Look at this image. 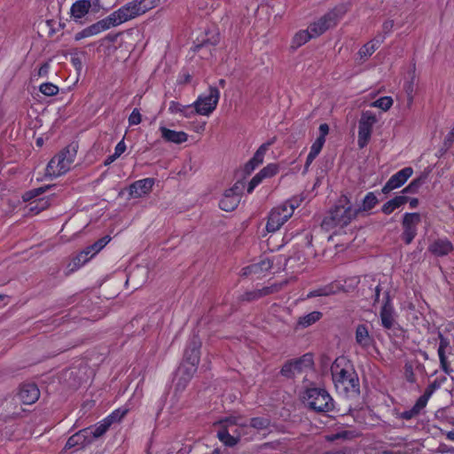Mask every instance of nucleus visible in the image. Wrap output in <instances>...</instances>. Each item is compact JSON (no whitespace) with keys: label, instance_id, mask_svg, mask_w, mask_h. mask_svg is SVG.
<instances>
[{"label":"nucleus","instance_id":"f257e3e1","mask_svg":"<svg viewBox=\"0 0 454 454\" xmlns=\"http://www.w3.org/2000/svg\"><path fill=\"white\" fill-rule=\"evenodd\" d=\"M214 426L216 427V437L227 447H234L242 439L249 441L246 417L240 414H231L216 421Z\"/></svg>","mask_w":454,"mask_h":454},{"label":"nucleus","instance_id":"f03ea898","mask_svg":"<svg viewBox=\"0 0 454 454\" xmlns=\"http://www.w3.org/2000/svg\"><path fill=\"white\" fill-rule=\"evenodd\" d=\"M336 389L343 394L357 393L359 379L351 362L345 356L337 357L331 366Z\"/></svg>","mask_w":454,"mask_h":454},{"label":"nucleus","instance_id":"7ed1b4c3","mask_svg":"<svg viewBox=\"0 0 454 454\" xmlns=\"http://www.w3.org/2000/svg\"><path fill=\"white\" fill-rule=\"evenodd\" d=\"M302 400L309 409L317 412H329L334 408L333 399L324 388H308L303 393Z\"/></svg>","mask_w":454,"mask_h":454},{"label":"nucleus","instance_id":"20e7f679","mask_svg":"<svg viewBox=\"0 0 454 454\" xmlns=\"http://www.w3.org/2000/svg\"><path fill=\"white\" fill-rule=\"evenodd\" d=\"M76 153L75 145L67 146L50 160L46 168V174L57 177L67 173L74 161Z\"/></svg>","mask_w":454,"mask_h":454},{"label":"nucleus","instance_id":"39448f33","mask_svg":"<svg viewBox=\"0 0 454 454\" xmlns=\"http://www.w3.org/2000/svg\"><path fill=\"white\" fill-rule=\"evenodd\" d=\"M356 215V211L350 206H336L322 222V227L326 231L347 226Z\"/></svg>","mask_w":454,"mask_h":454},{"label":"nucleus","instance_id":"423d86ee","mask_svg":"<svg viewBox=\"0 0 454 454\" xmlns=\"http://www.w3.org/2000/svg\"><path fill=\"white\" fill-rule=\"evenodd\" d=\"M347 9L344 5L334 7L329 11L317 21L309 25V29L312 31V35L317 37L327 31L329 28L336 26L338 21L344 16Z\"/></svg>","mask_w":454,"mask_h":454},{"label":"nucleus","instance_id":"0eeeda50","mask_svg":"<svg viewBox=\"0 0 454 454\" xmlns=\"http://www.w3.org/2000/svg\"><path fill=\"white\" fill-rule=\"evenodd\" d=\"M219 98V90L210 86L208 91L200 95L192 106H194L196 114L208 116L216 108Z\"/></svg>","mask_w":454,"mask_h":454},{"label":"nucleus","instance_id":"6e6552de","mask_svg":"<svg viewBox=\"0 0 454 454\" xmlns=\"http://www.w3.org/2000/svg\"><path fill=\"white\" fill-rule=\"evenodd\" d=\"M378 122L376 114L372 111H363L358 121L357 145L364 148L369 143L373 126Z\"/></svg>","mask_w":454,"mask_h":454},{"label":"nucleus","instance_id":"1a4fd4ad","mask_svg":"<svg viewBox=\"0 0 454 454\" xmlns=\"http://www.w3.org/2000/svg\"><path fill=\"white\" fill-rule=\"evenodd\" d=\"M129 411V409L127 406L118 408L97 425L92 427H89L90 438L92 440L102 436L114 423L120 422L127 415Z\"/></svg>","mask_w":454,"mask_h":454},{"label":"nucleus","instance_id":"9d476101","mask_svg":"<svg viewBox=\"0 0 454 454\" xmlns=\"http://www.w3.org/2000/svg\"><path fill=\"white\" fill-rule=\"evenodd\" d=\"M244 187V182L239 181L231 189L225 191L223 197L219 202L220 208L226 212L234 210L240 202Z\"/></svg>","mask_w":454,"mask_h":454},{"label":"nucleus","instance_id":"9b49d317","mask_svg":"<svg viewBox=\"0 0 454 454\" xmlns=\"http://www.w3.org/2000/svg\"><path fill=\"white\" fill-rule=\"evenodd\" d=\"M115 27L141 16L136 0H132L109 14Z\"/></svg>","mask_w":454,"mask_h":454},{"label":"nucleus","instance_id":"f8f14e48","mask_svg":"<svg viewBox=\"0 0 454 454\" xmlns=\"http://www.w3.org/2000/svg\"><path fill=\"white\" fill-rule=\"evenodd\" d=\"M291 216V209L284 207L282 204L273 207L268 215L266 231L268 232L278 231Z\"/></svg>","mask_w":454,"mask_h":454},{"label":"nucleus","instance_id":"ddd939ff","mask_svg":"<svg viewBox=\"0 0 454 454\" xmlns=\"http://www.w3.org/2000/svg\"><path fill=\"white\" fill-rule=\"evenodd\" d=\"M421 222V216L419 213H405L403 217L402 239L405 244H411L417 235L418 225Z\"/></svg>","mask_w":454,"mask_h":454},{"label":"nucleus","instance_id":"4468645a","mask_svg":"<svg viewBox=\"0 0 454 454\" xmlns=\"http://www.w3.org/2000/svg\"><path fill=\"white\" fill-rule=\"evenodd\" d=\"M313 365L312 356L309 354L304 355L300 359L288 362L281 369V373L285 377L292 378L303 372L306 369H310Z\"/></svg>","mask_w":454,"mask_h":454},{"label":"nucleus","instance_id":"2eb2a0df","mask_svg":"<svg viewBox=\"0 0 454 454\" xmlns=\"http://www.w3.org/2000/svg\"><path fill=\"white\" fill-rule=\"evenodd\" d=\"M114 22L108 15L107 17L97 21L96 23L83 28L82 31L74 35V39L80 41L83 38L97 35L104 31L114 27Z\"/></svg>","mask_w":454,"mask_h":454},{"label":"nucleus","instance_id":"dca6fc26","mask_svg":"<svg viewBox=\"0 0 454 454\" xmlns=\"http://www.w3.org/2000/svg\"><path fill=\"white\" fill-rule=\"evenodd\" d=\"M101 8L99 0H79L73 4L71 15L75 20L84 17L90 10L97 12Z\"/></svg>","mask_w":454,"mask_h":454},{"label":"nucleus","instance_id":"f3484780","mask_svg":"<svg viewBox=\"0 0 454 454\" xmlns=\"http://www.w3.org/2000/svg\"><path fill=\"white\" fill-rule=\"evenodd\" d=\"M412 173L413 169L410 167L404 168L396 172L385 184L382 188V192L388 193L389 192L401 187L408 180V178L411 176Z\"/></svg>","mask_w":454,"mask_h":454},{"label":"nucleus","instance_id":"a211bd4d","mask_svg":"<svg viewBox=\"0 0 454 454\" xmlns=\"http://www.w3.org/2000/svg\"><path fill=\"white\" fill-rule=\"evenodd\" d=\"M270 420L265 417H255L250 419L246 418V426L249 441L254 440L255 436L269 429Z\"/></svg>","mask_w":454,"mask_h":454},{"label":"nucleus","instance_id":"6ab92c4d","mask_svg":"<svg viewBox=\"0 0 454 454\" xmlns=\"http://www.w3.org/2000/svg\"><path fill=\"white\" fill-rule=\"evenodd\" d=\"M198 365L188 364L184 362L182 365L177 370V381H176V388L179 390L184 389L187 383L192 380L193 375L197 372Z\"/></svg>","mask_w":454,"mask_h":454},{"label":"nucleus","instance_id":"aec40b11","mask_svg":"<svg viewBox=\"0 0 454 454\" xmlns=\"http://www.w3.org/2000/svg\"><path fill=\"white\" fill-rule=\"evenodd\" d=\"M201 340L196 335L190 340L188 347L184 351V362L188 364H199L200 357Z\"/></svg>","mask_w":454,"mask_h":454},{"label":"nucleus","instance_id":"412c9836","mask_svg":"<svg viewBox=\"0 0 454 454\" xmlns=\"http://www.w3.org/2000/svg\"><path fill=\"white\" fill-rule=\"evenodd\" d=\"M153 184L154 182L153 179L152 178H144L134 182L129 187V192L130 197L141 198L150 193V192L153 189Z\"/></svg>","mask_w":454,"mask_h":454},{"label":"nucleus","instance_id":"4be33fe9","mask_svg":"<svg viewBox=\"0 0 454 454\" xmlns=\"http://www.w3.org/2000/svg\"><path fill=\"white\" fill-rule=\"evenodd\" d=\"M18 395L23 403L32 404L38 400L40 391L35 384L27 383L20 387Z\"/></svg>","mask_w":454,"mask_h":454},{"label":"nucleus","instance_id":"5701e85b","mask_svg":"<svg viewBox=\"0 0 454 454\" xmlns=\"http://www.w3.org/2000/svg\"><path fill=\"white\" fill-rule=\"evenodd\" d=\"M453 250L452 243L447 239H437L428 247V251L436 256H444Z\"/></svg>","mask_w":454,"mask_h":454},{"label":"nucleus","instance_id":"b1692460","mask_svg":"<svg viewBox=\"0 0 454 454\" xmlns=\"http://www.w3.org/2000/svg\"><path fill=\"white\" fill-rule=\"evenodd\" d=\"M439 347H438V356L440 360V364L442 370L450 374L452 370L450 368L449 363L447 361V357L445 356L446 348L450 346V340L444 337L441 333H439Z\"/></svg>","mask_w":454,"mask_h":454},{"label":"nucleus","instance_id":"393cba45","mask_svg":"<svg viewBox=\"0 0 454 454\" xmlns=\"http://www.w3.org/2000/svg\"><path fill=\"white\" fill-rule=\"evenodd\" d=\"M161 137L167 142L182 144L187 141L188 135L184 131H176L166 127H160Z\"/></svg>","mask_w":454,"mask_h":454},{"label":"nucleus","instance_id":"a878e982","mask_svg":"<svg viewBox=\"0 0 454 454\" xmlns=\"http://www.w3.org/2000/svg\"><path fill=\"white\" fill-rule=\"evenodd\" d=\"M384 37L375 38L365 44H364L358 51V59L361 62L365 61L371 57L375 51L379 48L380 44L383 42Z\"/></svg>","mask_w":454,"mask_h":454},{"label":"nucleus","instance_id":"bb28decb","mask_svg":"<svg viewBox=\"0 0 454 454\" xmlns=\"http://www.w3.org/2000/svg\"><path fill=\"white\" fill-rule=\"evenodd\" d=\"M278 290H279V287L276 285H273L270 286H265L261 289L246 292L241 296V300L247 301L257 300L261 297H263V296L269 295L270 294H273L275 292H278Z\"/></svg>","mask_w":454,"mask_h":454},{"label":"nucleus","instance_id":"cd10ccee","mask_svg":"<svg viewBox=\"0 0 454 454\" xmlns=\"http://www.w3.org/2000/svg\"><path fill=\"white\" fill-rule=\"evenodd\" d=\"M356 341L363 348H368L373 344V338L370 335L365 325H357L356 329Z\"/></svg>","mask_w":454,"mask_h":454},{"label":"nucleus","instance_id":"c85d7f7f","mask_svg":"<svg viewBox=\"0 0 454 454\" xmlns=\"http://www.w3.org/2000/svg\"><path fill=\"white\" fill-rule=\"evenodd\" d=\"M90 430L89 429H82L79 431L78 433L73 434L69 439L67 440L66 443L67 449H71L74 446H83L89 442H91V438L89 436Z\"/></svg>","mask_w":454,"mask_h":454},{"label":"nucleus","instance_id":"c756f323","mask_svg":"<svg viewBox=\"0 0 454 454\" xmlns=\"http://www.w3.org/2000/svg\"><path fill=\"white\" fill-rule=\"evenodd\" d=\"M380 320L381 325L387 329H390L394 325V309L388 301H386L380 310Z\"/></svg>","mask_w":454,"mask_h":454},{"label":"nucleus","instance_id":"7c9ffc66","mask_svg":"<svg viewBox=\"0 0 454 454\" xmlns=\"http://www.w3.org/2000/svg\"><path fill=\"white\" fill-rule=\"evenodd\" d=\"M312 31L309 27L306 30L298 31L293 37L291 47L293 49H298L299 47L305 44L309 39L314 38Z\"/></svg>","mask_w":454,"mask_h":454},{"label":"nucleus","instance_id":"2f4dec72","mask_svg":"<svg viewBox=\"0 0 454 454\" xmlns=\"http://www.w3.org/2000/svg\"><path fill=\"white\" fill-rule=\"evenodd\" d=\"M340 289V288L339 286L331 284L309 292L308 294V297L311 298L317 296H329L337 294Z\"/></svg>","mask_w":454,"mask_h":454},{"label":"nucleus","instance_id":"473e14b6","mask_svg":"<svg viewBox=\"0 0 454 454\" xmlns=\"http://www.w3.org/2000/svg\"><path fill=\"white\" fill-rule=\"evenodd\" d=\"M426 406L427 405L424 404V401H420L419 399H418L415 404L411 409L401 412L399 414V418L410 420L417 417Z\"/></svg>","mask_w":454,"mask_h":454},{"label":"nucleus","instance_id":"72a5a7b5","mask_svg":"<svg viewBox=\"0 0 454 454\" xmlns=\"http://www.w3.org/2000/svg\"><path fill=\"white\" fill-rule=\"evenodd\" d=\"M275 137H273L271 140L262 144L257 151L254 153L252 160V163L254 162L255 165H260L263 162L264 155L268 152L270 146L274 144Z\"/></svg>","mask_w":454,"mask_h":454},{"label":"nucleus","instance_id":"f704fd0d","mask_svg":"<svg viewBox=\"0 0 454 454\" xmlns=\"http://www.w3.org/2000/svg\"><path fill=\"white\" fill-rule=\"evenodd\" d=\"M322 317V313L319 311H312L303 317H301L298 320V325L306 328L309 325L317 322Z\"/></svg>","mask_w":454,"mask_h":454},{"label":"nucleus","instance_id":"c9c22d12","mask_svg":"<svg viewBox=\"0 0 454 454\" xmlns=\"http://www.w3.org/2000/svg\"><path fill=\"white\" fill-rule=\"evenodd\" d=\"M50 206L49 198H41L29 204V211L34 215H37L41 211L46 209Z\"/></svg>","mask_w":454,"mask_h":454},{"label":"nucleus","instance_id":"e433bc0d","mask_svg":"<svg viewBox=\"0 0 454 454\" xmlns=\"http://www.w3.org/2000/svg\"><path fill=\"white\" fill-rule=\"evenodd\" d=\"M90 259V256L86 254V253H83V251L80 252L69 263L68 268L69 271H74L75 270H78L82 265H84Z\"/></svg>","mask_w":454,"mask_h":454},{"label":"nucleus","instance_id":"4c0bfd02","mask_svg":"<svg viewBox=\"0 0 454 454\" xmlns=\"http://www.w3.org/2000/svg\"><path fill=\"white\" fill-rule=\"evenodd\" d=\"M378 203V199L373 192H368L363 200L362 206L359 210L369 211Z\"/></svg>","mask_w":454,"mask_h":454},{"label":"nucleus","instance_id":"58836bf2","mask_svg":"<svg viewBox=\"0 0 454 454\" xmlns=\"http://www.w3.org/2000/svg\"><path fill=\"white\" fill-rule=\"evenodd\" d=\"M141 14H145L146 12L156 7L160 0H136Z\"/></svg>","mask_w":454,"mask_h":454},{"label":"nucleus","instance_id":"ea45409f","mask_svg":"<svg viewBox=\"0 0 454 454\" xmlns=\"http://www.w3.org/2000/svg\"><path fill=\"white\" fill-rule=\"evenodd\" d=\"M393 105L391 97H381L371 104V106L380 108L383 111H387Z\"/></svg>","mask_w":454,"mask_h":454},{"label":"nucleus","instance_id":"a19ab883","mask_svg":"<svg viewBox=\"0 0 454 454\" xmlns=\"http://www.w3.org/2000/svg\"><path fill=\"white\" fill-rule=\"evenodd\" d=\"M304 198L302 195L294 196L292 199L286 200L282 205L286 208L291 209V215H293L294 211L297 208L301 203L303 201Z\"/></svg>","mask_w":454,"mask_h":454},{"label":"nucleus","instance_id":"79ce46f5","mask_svg":"<svg viewBox=\"0 0 454 454\" xmlns=\"http://www.w3.org/2000/svg\"><path fill=\"white\" fill-rule=\"evenodd\" d=\"M39 90L43 95L51 97L58 94L59 87L51 82H45L40 85Z\"/></svg>","mask_w":454,"mask_h":454},{"label":"nucleus","instance_id":"37998d69","mask_svg":"<svg viewBox=\"0 0 454 454\" xmlns=\"http://www.w3.org/2000/svg\"><path fill=\"white\" fill-rule=\"evenodd\" d=\"M278 172V166L275 163H270L260 170V174L262 175L263 179L272 177L275 175H277Z\"/></svg>","mask_w":454,"mask_h":454},{"label":"nucleus","instance_id":"c03bdc74","mask_svg":"<svg viewBox=\"0 0 454 454\" xmlns=\"http://www.w3.org/2000/svg\"><path fill=\"white\" fill-rule=\"evenodd\" d=\"M439 387V384L436 381L431 383L425 390L424 394L419 398L420 401H424V404L427 405L429 398L433 393Z\"/></svg>","mask_w":454,"mask_h":454},{"label":"nucleus","instance_id":"a18cd8bd","mask_svg":"<svg viewBox=\"0 0 454 454\" xmlns=\"http://www.w3.org/2000/svg\"><path fill=\"white\" fill-rule=\"evenodd\" d=\"M424 183V177H419L417 179H414L410 183L408 186H406L403 190V193H414L418 191V189L420 187V185Z\"/></svg>","mask_w":454,"mask_h":454},{"label":"nucleus","instance_id":"49530a36","mask_svg":"<svg viewBox=\"0 0 454 454\" xmlns=\"http://www.w3.org/2000/svg\"><path fill=\"white\" fill-rule=\"evenodd\" d=\"M253 266L256 267V274H262L268 271L272 267V263L269 259H263L257 263H254Z\"/></svg>","mask_w":454,"mask_h":454},{"label":"nucleus","instance_id":"de8ad7c7","mask_svg":"<svg viewBox=\"0 0 454 454\" xmlns=\"http://www.w3.org/2000/svg\"><path fill=\"white\" fill-rule=\"evenodd\" d=\"M47 189H49V186H44V187H39V188H36V189H33L25 193L24 195V200H29L33 198H35L41 194H43Z\"/></svg>","mask_w":454,"mask_h":454},{"label":"nucleus","instance_id":"09e8293b","mask_svg":"<svg viewBox=\"0 0 454 454\" xmlns=\"http://www.w3.org/2000/svg\"><path fill=\"white\" fill-rule=\"evenodd\" d=\"M109 241L110 238L106 236L92 244L91 249H93V254H97Z\"/></svg>","mask_w":454,"mask_h":454},{"label":"nucleus","instance_id":"8fccbe9b","mask_svg":"<svg viewBox=\"0 0 454 454\" xmlns=\"http://www.w3.org/2000/svg\"><path fill=\"white\" fill-rule=\"evenodd\" d=\"M109 241L110 238L106 236L92 244L91 249H93V254H97Z\"/></svg>","mask_w":454,"mask_h":454},{"label":"nucleus","instance_id":"3c124183","mask_svg":"<svg viewBox=\"0 0 454 454\" xmlns=\"http://www.w3.org/2000/svg\"><path fill=\"white\" fill-rule=\"evenodd\" d=\"M325 142V139H323V137H317L316 141L312 144L309 153L316 154L317 156L321 152Z\"/></svg>","mask_w":454,"mask_h":454},{"label":"nucleus","instance_id":"603ef678","mask_svg":"<svg viewBox=\"0 0 454 454\" xmlns=\"http://www.w3.org/2000/svg\"><path fill=\"white\" fill-rule=\"evenodd\" d=\"M190 107H191V106H182L178 102L171 101L169 103L168 110L172 114H176V113L182 114L184 111L188 110Z\"/></svg>","mask_w":454,"mask_h":454},{"label":"nucleus","instance_id":"864d4df0","mask_svg":"<svg viewBox=\"0 0 454 454\" xmlns=\"http://www.w3.org/2000/svg\"><path fill=\"white\" fill-rule=\"evenodd\" d=\"M262 180L263 177L262 176L260 172L257 173L249 182L247 186V192L251 193L254 190V188L262 182Z\"/></svg>","mask_w":454,"mask_h":454},{"label":"nucleus","instance_id":"5fc2aeb1","mask_svg":"<svg viewBox=\"0 0 454 454\" xmlns=\"http://www.w3.org/2000/svg\"><path fill=\"white\" fill-rule=\"evenodd\" d=\"M141 121H142L141 114L138 111V109L135 108L129 117V124L130 126L137 125L141 122Z\"/></svg>","mask_w":454,"mask_h":454},{"label":"nucleus","instance_id":"6e6d98bb","mask_svg":"<svg viewBox=\"0 0 454 454\" xmlns=\"http://www.w3.org/2000/svg\"><path fill=\"white\" fill-rule=\"evenodd\" d=\"M396 207L392 200L387 201L381 207V211L386 215H390Z\"/></svg>","mask_w":454,"mask_h":454},{"label":"nucleus","instance_id":"4d7b16f0","mask_svg":"<svg viewBox=\"0 0 454 454\" xmlns=\"http://www.w3.org/2000/svg\"><path fill=\"white\" fill-rule=\"evenodd\" d=\"M405 378L407 381L413 383L416 380L411 365H405Z\"/></svg>","mask_w":454,"mask_h":454},{"label":"nucleus","instance_id":"13d9d810","mask_svg":"<svg viewBox=\"0 0 454 454\" xmlns=\"http://www.w3.org/2000/svg\"><path fill=\"white\" fill-rule=\"evenodd\" d=\"M126 150L124 140H121L114 148V154L119 158Z\"/></svg>","mask_w":454,"mask_h":454},{"label":"nucleus","instance_id":"bf43d9fd","mask_svg":"<svg viewBox=\"0 0 454 454\" xmlns=\"http://www.w3.org/2000/svg\"><path fill=\"white\" fill-rule=\"evenodd\" d=\"M391 200L395 204V207L398 208L408 201V198L406 196H396Z\"/></svg>","mask_w":454,"mask_h":454},{"label":"nucleus","instance_id":"052dcab7","mask_svg":"<svg viewBox=\"0 0 454 454\" xmlns=\"http://www.w3.org/2000/svg\"><path fill=\"white\" fill-rule=\"evenodd\" d=\"M242 276H249V275H256V267L253 266V264L244 267L241 270Z\"/></svg>","mask_w":454,"mask_h":454},{"label":"nucleus","instance_id":"680f3d73","mask_svg":"<svg viewBox=\"0 0 454 454\" xmlns=\"http://www.w3.org/2000/svg\"><path fill=\"white\" fill-rule=\"evenodd\" d=\"M320 136L318 137H323L325 139L326 135L329 133V126L326 123H323L319 126Z\"/></svg>","mask_w":454,"mask_h":454},{"label":"nucleus","instance_id":"e2e57ef3","mask_svg":"<svg viewBox=\"0 0 454 454\" xmlns=\"http://www.w3.org/2000/svg\"><path fill=\"white\" fill-rule=\"evenodd\" d=\"M49 69H50V65L48 63L43 64L38 70V75L39 76L47 75Z\"/></svg>","mask_w":454,"mask_h":454},{"label":"nucleus","instance_id":"0e129e2a","mask_svg":"<svg viewBox=\"0 0 454 454\" xmlns=\"http://www.w3.org/2000/svg\"><path fill=\"white\" fill-rule=\"evenodd\" d=\"M394 27L393 20H386L382 25V29L385 33H389Z\"/></svg>","mask_w":454,"mask_h":454},{"label":"nucleus","instance_id":"69168bd1","mask_svg":"<svg viewBox=\"0 0 454 454\" xmlns=\"http://www.w3.org/2000/svg\"><path fill=\"white\" fill-rule=\"evenodd\" d=\"M258 165H255L254 162L252 163V160H250L245 166V170L247 173H251Z\"/></svg>","mask_w":454,"mask_h":454},{"label":"nucleus","instance_id":"338daca9","mask_svg":"<svg viewBox=\"0 0 454 454\" xmlns=\"http://www.w3.org/2000/svg\"><path fill=\"white\" fill-rule=\"evenodd\" d=\"M348 436H349V433L347 432V431H344V432L333 434L330 439L331 440H336V439H339V438H348Z\"/></svg>","mask_w":454,"mask_h":454},{"label":"nucleus","instance_id":"774afa93","mask_svg":"<svg viewBox=\"0 0 454 454\" xmlns=\"http://www.w3.org/2000/svg\"><path fill=\"white\" fill-rule=\"evenodd\" d=\"M316 157H317L316 154H313V153H310L308 154L307 160H306V163H305V168H308L309 167V165L316 159Z\"/></svg>","mask_w":454,"mask_h":454}]
</instances>
